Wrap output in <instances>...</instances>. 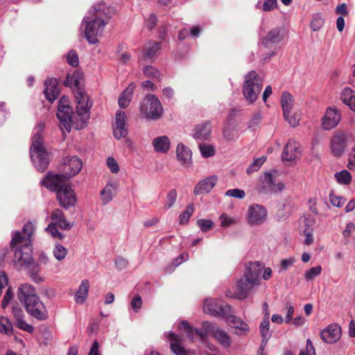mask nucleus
I'll return each instance as SVG.
<instances>
[{
    "label": "nucleus",
    "mask_w": 355,
    "mask_h": 355,
    "mask_svg": "<svg viewBox=\"0 0 355 355\" xmlns=\"http://www.w3.org/2000/svg\"><path fill=\"white\" fill-rule=\"evenodd\" d=\"M33 225L26 223L21 232H15L12 236L10 247L14 251V262L20 266L31 267L34 264L32 257V240Z\"/></svg>",
    "instance_id": "obj_1"
},
{
    "label": "nucleus",
    "mask_w": 355,
    "mask_h": 355,
    "mask_svg": "<svg viewBox=\"0 0 355 355\" xmlns=\"http://www.w3.org/2000/svg\"><path fill=\"white\" fill-rule=\"evenodd\" d=\"M115 13V10L107 7L104 3L94 5L89 15L83 19L85 24V35L90 44L98 42L97 37L101 35L105 26Z\"/></svg>",
    "instance_id": "obj_2"
},
{
    "label": "nucleus",
    "mask_w": 355,
    "mask_h": 355,
    "mask_svg": "<svg viewBox=\"0 0 355 355\" xmlns=\"http://www.w3.org/2000/svg\"><path fill=\"white\" fill-rule=\"evenodd\" d=\"M42 184L49 190L56 192L59 204L63 208L67 209L75 205L76 194L71 187L63 181L60 175L48 173L42 181Z\"/></svg>",
    "instance_id": "obj_3"
},
{
    "label": "nucleus",
    "mask_w": 355,
    "mask_h": 355,
    "mask_svg": "<svg viewBox=\"0 0 355 355\" xmlns=\"http://www.w3.org/2000/svg\"><path fill=\"white\" fill-rule=\"evenodd\" d=\"M17 298L26 311L38 320L46 318V310L36 294L35 288L29 284H21L17 291Z\"/></svg>",
    "instance_id": "obj_4"
},
{
    "label": "nucleus",
    "mask_w": 355,
    "mask_h": 355,
    "mask_svg": "<svg viewBox=\"0 0 355 355\" xmlns=\"http://www.w3.org/2000/svg\"><path fill=\"white\" fill-rule=\"evenodd\" d=\"M44 129V123L40 122L33 130L32 144L30 148L31 159L40 171H44L49 164V155L43 144L42 133Z\"/></svg>",
    "instance_id": "obj_5"
},
{
    "label": "nucleus",
    "mask_w": 355,
    "mask_h": 355,
    "mask_svg": "<svg viewBox=\"0 0 355 355\" xmlns=\"http://www.w3.org/2000/svg\"><path fill=\"white\" fill-rule=\"evenodd\" d=\"M163 107L159 100L153 94H148L140 105L142 116L150 121H157L163 114Z\"/></svg>",
    "instance_id": "obj_6"
},
{
    "label": "nucleus",
    "mask_w": 355,
    "mask_h": 355,
    "mask_svg": "<svg viewBox=\"0 0 355 355\" xmlns=\"http://www.w3.org/2000/svg\"><path fill=\"white\" fill-rule=\"evenodd\" d=\"M73 109L69 105V100L66 96H62L59 100L57 111V117L60 122V128L67 132L71 130Z\"/></svg>",
    "instance_id": "obj_7"
},
{
    "label": "nucleus",
    "mask_w": 355,
    "mask_h": 355,
    "mask_svg": "<svg viewBox=\"0 0 355 355\" xmlns=\"http://www.w3.org/2000/svg\"><path fill=\"white\" fill-rule=\"evenodd\" d=\"M76 102V113L82 123L85 125L89 118V110L92 105L85 90H73Z\"/></svg>",
    "instance_id": "obj_8"
},
{
    "label": "nucleus",
    "mask_w": 355,
    "mask_h": 355,
    "mask_svg": "<svg viewBox=\"0 0 355 355\" xmlns=\"http://www.w3.org/2000/svg\"><path fill=\"white\" fill-rule=\"evenodd\" d=\"M83 164L77 156H67L63 159V163L60 168L61 173H53L62 177L64 182L69 178L77 175L81 170Z\"/></svg>",
    "instance_id": "obj_9"
},
{
    "label": "nucleus",
    "mask_w": 355,
    "mask_h": 355,
    "mask_svg": "<svg viewBox=\"0 0 355 355\" xmlns=\"http://www.w3.org/2000/svg\"><path fill=\"white\" fill-rule=\"evenodd\" d=\"M284 188V183L277 180L275 171L266 172L261 184L258 187V191L261 193H277Z\"/></svg>",
    "instance_id": "obj_10"
},
{
    "label": "nucleus",
    "mask_w": 355,
    "mask_h": 355,
    "mask_svg": "<svg viewBox=\"0 0 355 355\" xmlns=\"http://www.w3.org/2000/svg\"><path fill=\"white\" fill-rule=\"evenodd\" d=\"M266 217L267 210L263 206L258 204H254L249 206L247 219L250 225H261L266 220Z\"/></svg>",
    "instance_id": "obj_11"
},
{
    "label": "nucleus",
    "mask_w": 355,
    "mask_h": 355,
    "mask_svg": "<svg viewBox=\"0 0 355 355\" xmlns=\"http://www.w3.org/2000/svg\"><path fill=\"white\" fill-rule=\"evenodd\" d=\"M128 134L127 116L123 111L118 110L115 115V123L113 125V135L115 139H121L126 137Z\"/></svg>",
    "instance_id": "obj_12"
},
{
    "label": "nucleus",
    "mask_w": 355,
    "mask_h": 355,
    "mask_svg": "<svg viewBox=\"0 0 355 355\" xmlns=\"http://www.w3.org/2000/svg\"><path fill=\"white\" fill-rule=\"evenodd\" d=\"M340 119V111L335 107H329L322 118V126L324 130H331L338 124Z\"/></svg>",
    "instance_id": "obj_13"
},
{
    "label": "nucleus",
    "mask_w": 355,
    "mask_h": 355,
    "mask_svg": "<svg viewBox=\"0 0 355 355\" xmlns=\"http://www.w3.org/2000/svg\"><path fill=\"white\" fill-rule=\"evenodd\" d=\"M348 135L345 132H339L334 135L331 140V150L336 157H340L346 148Z\"/></svg>",
    "instance_id": "obj_14"
},
{
    "label": "nucleus",
    "mask_w": 355,
    "mask_h": 355,
    "mask_svg": "<svg viewBox=\"0 0 355 355\" xmlns=\"http://www.w3.org/2000/svg\"><path fill=\"white\" fill-rule=\"evenodd\" d=\"M320 336L325 343H334L340 338L341 328L337 324H331L321 331Z\"/></svg>",
    "instance_id": "obj_15"
},
{
    "label": "nucleus",
    "mask_w": 355,
    "mask_h": 355,
    "mask_svg": "<svg viewBox=\"0 0 355 355\" xmlns=\"http://www.w3.org/2000/svg\"><path fill=\"white\" fill-rule=\"evenodd\" d=\"M284 37L283 28L275 27L268 33L266 36L261 40V44L266 48H271L272 44L281 42Z\"/></svg>",
    "instance_id": "obj_16"
},
{
    "label": "nucleus",
    "mask_w": 355,
    "mask_h": 355,
    "mask_svg": "<svg viewBox=\"0 0 355 355\" xmlns=\"http://www.w3.org/2000/svg\"><path fill=\"white\" fill-rule=\"evenodd\" d=\"M227 324L235 329L234 334L237 336L247 335L250 331L248 324L235 315L227 318Z\"/></svg>",
    "instance_id": "obj_17"
},
{
    "label": "nucleus",
    "mask_w": 355,
    "mask_h": 355,
    "mask_svg": "<svg viewBox=\"0 0 355 355\" xmlns=\"http://www.w3.org/2000/svg\"><path fill=\"white\" fill-rule=\"evenodd\" d=\"M300 155L299 144L294 140L290 139L282 153L283 161H293Z\"/></svg>",
    "instance_id": "obj_18"
},
{
    "label": "nucleus",
    "mask_w": 355,
    "mask_h": 355,
    "mask_svg": "<svg viewBox=\"0 0 355 355\" xmlns=\"http://www.w3.org/2000/svg\"><path fill=\"white\" fill-rule=\"evenodd\" d=\"M218 178L216 175L208 177L199 182L193 189V194L198 196L202 193H209L216 185Z\"/></svg>",
    "instance_id": "obj_19"
},
{
    "label": "nucleus",
    "mask_w": 355,
    "mask_h": 355,
    "mask_svg": "<svg viewBox=\"0 0 355 355\" xmlns=\"http://www.w3.org/2000/svg\"><path fill=\"white\" fill-rule=\"evenodd\" d=\"M211 132V124L209 121L202 122L196 125L193 137L198 140H208Z\"/></svg>",
    "instance_id": "obj_20"
},
{
    "label": "nucleus",
    "mask_w": 355,
    "mask_h": 355,
    "mask_svg": "<svg viewBox=\"0 0 355 355\" xmlns=\"http://www.w3.org/2000/svg\"><path fill=\"white\" fill-rule=\"evenodd\" d=\"M211 336L224 348H229L232 344L230 336L218 327L214 326Z\"/></svg>",
    "instance_id": "obj_21"
},
{
    "label": "nucleus",
    "mask_w": 355,
    "mask_h": 355,
    "mask_svg": "<svg viewBox=\"0 0 355 355\" xmlns=\"http://www.w3.org/2000/svg\"><path fill=\"white\" fill-rule=\"evenodd\" d=\"M263 268V266L258 261L250 263L246 267V271L243 276L246 277L248 281L257 284L259 275Z\"/></svg>",
    "instance_id": "obj_22"
},
{
    "label": "nucleus",
    "mask_w": 355,
    "mask_h": 355,
    "mask_svg": "<svg viewBox=\"0 0 355 355\" xmlns=\"http://www.w3.org/2000/svg\"><path fill=\"white\" fill-rule=\"evenodd\" d=\"M12 314L15 319V323L16 326L19 328L20 329H22L24 331H26L28 333H31L33 331V327L31 324L26 323L24 320V312L22 309L19 307H17V305H12Z\"/></svg>",
    "instance_id": "obj_23"
},
{
    "label": "nucleus",
    "mask_w": 355,
    "mask_h": 355,
    "mask_svg": "<svg viewBox=\"0 0 355 355\" xmlns=\"http://www.w3.org/2000/svg\"><path fill=\"white\" fill-rule=\"evenodd\" d=\"M176 155L179 162L184 166H189L191 164L192 153L191 150L183 144H179L176 148Z\"/></svg>",
    "instance_id": "obj_24"
},
{
    "label": "nucleus",
    "mask_w": 355,
    "mask_h": 355,
    "mask_svg": "<svg viewBox=\"0 0 355 355\" xmlns=\"http://www.w3.org/2000/svg\"><path fill=\"white\" fill-rule=\"evenodd\" d=\"M152 145L155 152L166 154L170 150L171 141L167 136L164 135L153 139Z\"/></svg>",
    "instance_id": "obj_25"
},
{
    "label": "nucleus",
    "mask_w": 355,
    "mask_h": 355,
    "mask_svg": "<svg viewBox=\"0 0 355 355\" xmlns=\"http://www.w3.org/2000/svg\"><path fill=\"white\" fill-rule=\"evenodd\" d=\"M238 122H225L223 130V137L229 141H235L239 137Z\"/></svg>",
    "instance_id": "obj_26"
},
{
    "label": "nucleus",
    "mask_w": 355,
    "mask_h": 355,
    "mask_svg": "<svg viewBox=\"0 0 355 355\" xmlns=\"http://www.w3.org/2000/svg\"><path fill=\"white\" fill-rule=\"evenodd\" d=\"M262 87V80L256 71H252L245 76L243 89H261Z\"/></svg>",
    "instance_id": "obj_27"
},
{
    "label": "nucleus",
    "mask_w": 355,
    "mask_h": 355,
    "mask_svg": "<svg viewBox=\"0 0 355 355\" xmlns=\"http://www.w3.org/2000/svg\"><path fill=\"white\" fill-rule=\"evenodd\" d=\"M51 220V223L61 229L70 230L71 227L70 223L67 220L64 213L60 209H56L53 211Z\"/></svg>",
    "instance_id": "obj_28"
},
{
    "label": "nucleus",
    "mask_w": 355,
    "mask_h": 355,
    "mask_svg": "<svg viewBox=\"0 0 355 355\" xmlns=\"http://www.w3.org/2000/svg\"><path fill=\"white\" fill-rule=\"evenodd\" d=\"M257 284V283H252L250 281L246 279V277L243 276L236 284L239 293L236 297L241 300L247 297L248 293L252 288V286Z\"/></svg>",
    "instance_id": "obj_29"
},
{
    "label": "nucleus",
    "mask_w": 355,
    "mask_h": 355,
    "mask_svg": "<svg viewBox=\"0 0 355 355\" xmlns=\"http://www.w3.org/2000/svg\"><path fill=\"white\" fill-rule=\"evenodd\" d=\"M89 289V282L87 279H83L74 297L75 302L77 304H83L87 298Z\"/></svg>",
    "instance_id": "obj_30"
},
{
    "label": "nucleus",
    "mask_w": 355,
    "mask_h": 355,
    "mask_svg": "<svg viewBox=\"0 0 355 355\" xmlns=\"http://www.w3.org/2000/svg\"><path fill=\"white\" fill-rule=\"evenodd\" d=\"M161 49V43L158 42H149L144 50V59L152 60L157 57Z\"/></svg>",
    "instance_id": "obj_31"
},
{
    "label": "nucleus",
    "mask_w": 355,
    "mask_h": 355,
    "mask_svg": "<svg viewBox=\"0 0 355 355\" xmlns=\"http://www.w3.org/2000/svg\"><path fill=\"white\" fill-rule=\"evenodd\" d=\"M282 107L283 110L284 117H287L288 114L291 113L293 106V97L288 92H284L281 98Z\"/></svg>",
    "instance_id": "obj_32"
},
{
    "label": "nucleus",
    "mask_w": 355,
    "mask_h": 355,
    "mask_svg": "<svg viewBox=\"0 0 355 355\" xmlns=\"http://www.w3.org/2000/svg\"><path fill=\"white\" fill-rule=\"evenodd\" d=\"M115 189L116 184L113 182H108L101 191V198L103 205H107L112 201L115 196Z\"/></svg>",
    "instance_id": "obj_33"
},
{
    "label": "nucleus",
    "mask_w": 355,
    "mask_h": 355,
    "mask_svg": "<svg viewBox=\"0 0 355 355\" xmlns=\"http://www.w3.org/2000/svg\"><path fill=\"white\" fill-rule=\"evenodd\" d=\"M214 326L213 323L205 321L202 323L200 329L195 328L196 335L198 336L200 338L204 341L207 339L209 334H212Z\"/></svg>",
    "instance_id": "obj_34"
},
{
    "label": "nucleus",
    "mask_w": 355,
    "mask_h": 355,
    "mask_svg": "<svg viewBox=\"0 0 355 355\" xmlns=\"http://www.w3.org/2000/svg\"><path fill=\"white\" fill-rule=\"evenodd\" d=\"M340 98L344 104L355 112V94L354 90H343Z\"/></svg>",
    "instance_id": "obj_35"
},
{
    "label": "nucleus",
    "mask_w": 355,
    "mask_h": 355,
    "mask_svg": "<svg viewBox=\"0 0 355 355\" xmlns=\"http://www.w3.org/2000/svg\"><path fill=\"white\" fill-rule=\"evenodd\" d=\"M220 300L216 299H206L203 303V310L205 313L214 315L218 308Z\"/></svg>",
    "instance_id": "obj_36"
},
{
    "label": "nucleus",
    "mask_w": 355,
    "mask_h": 355,
    "mask_svg": "<svg viewBox=\"0 0 355 355\" xmlns=\"http://www.w3.org/2000/svg\"><path fill=\"white\" fill-rule=\"evenodd\" d=\"M133 96L132 90H123L119 96L118 103L121 109L126 108L132 101Z\"/></svg>",
    "instance_id": "obj_37"
},
{
    "label": "nucleus",
    "mask_w": 355,
    "mask_h": 355,
    "mask_svg": "<svg viewBox=\"0 0 355 355\" xmlns=\"http://www.w3.org/2000/svg\"><path fill=\"white\" fill-rule=\"evenodd\" d=\"M259 329L264 343H267L271 337V333L270 331V321L269 319H268V317H264L260 324Z\"/></svg>",
    "instance_id": "obj_38"
},
{
    "label": "nucleus",
    "mask_w": 355,
    "mask_h": 355,
    "mask_svg": "<svg viewBox=\"0 0 355 355\" xmlns=\"http://www.w3.org/2000/svg\"><path fill=\"white\" fill-rule=\"evenodd\" d=\"M143 73L146 77L150 78L155 81H159L161 80L162 73L153 66H146L144 67Z\"/></svg>",
    "instance_id": "obj_39"
},
{
    "label": "nucleus",
    "mask_w": 355,
    "mask_h": 355,
    "mask_svg": "<svg viewBox=\"0 0 355 355\" xmlns=\"http://www.w3.org/2000/svg\"><path fill=\"white\" fill-rule=\"evenodd\" d=\"M214 315H220L223 317L227 322V318L229 316H233L234 315L232 314V307L229 304H224L220 302Z\"/></svg>",
    "instance_id": "obj_40"
},
{
    "label": "nucleus",
    "mask_w": 355,
    "mask_h": 355,
    "mask_svg": "<svg viewBox=\"0 0 355 355\" xmlns=\"http://www.w3.org/2000/svg\"><path fill=\"white\" fill-rule=\"evenodd\" d=\"M178 328L180 330L184 331L189 340H190L191 341L193 340L194 335L196 334L195 329L193 328L187 321H181Z\"/></svg>",
    "instance_id": "obj_41"
},
{
    "label": "nucleus",
    "mask_w": 355,
    "mask_h": 355,
    "mask_svg": "<svg viewBox=\"0 0 355 355\" xmlns=\"http://www.w3.org/2000/svg\"><path fill=\"white\" fill-rule=\"evenodd\" d=\"M337 182L340 184L348 185L352 182V176L349 171L343 170L334 175Z\"/></svg>",
    "instance_id": "obj_42"
},
{
    "label": "nucleus",
    "mask_w": 355,
    "mask_h": 355,
    "mask_svg": "<svg viewBox=\"0 0 355 355\" xmlns=\"http://www.w3.org/2000/svg\"><path fill=\"white\" fill-rule=\"evenodd\" d=\"M79 73H74L73 75H67L64 80V85L66 87H77L80 89Z\"/></svg>",
    "instance_id": "obj_43"
},
{
    "label": "nucleus",
    "mask_w": 355,
    "mask_h": 355,
    "mask_svg": "<svg viewBox=\"0 0 355 355\" xmlns=\"http://www.w3.org/2000/svg\"><path fill=\"white\" fill-rule=\"evenodd\" d=\"M0 332L5 334H11L12 332V324L10 320L4 317H0Z\"/></svg>",
    "instance_id": "obj_44"
},
{
    "label": "nucleus",
    "mask_w": 355,
    "mask_h": 355,
    "mask_svg": "<svg viewBox=\"0 0 355 355\" xmlns=\"http://www.w3.org/2000/svg\"><path fill=\"white\" fill-rule=\"evenodd\" d=\"M67 250L64 246H62L61 244L56 243L55 245V248L53 251L54 257L58 260L62 261L63 260L67 254Z\"/></svg>",
    "instance_id": "obj_45"
},
{
    "label": "nucleus",
    "mask_w": 355,
    "mask_h": 355,
    "mask_svg": "<svg viewBox=\"0 0 355 355\" xmlns=\"http://www.w3.org/2000/svg\"><path fill=\"white\" fill-rule=\"evenodd\" d=\"M322 272L321 266H317L315 267H312L310 269L307 270L304 272V278L306 281H311L314 279V278L319 275H320Z\"/></svg>",
    "instance_id": "obj_46"
},
{
    "label": "nucleus",
    "mask_w": 355,
    "mask_h": 355,
    "mask_svg": "<svg viewBox=\"0 0 355 355\" xmlns=\"http://www.w3.org/2000/svg\"><path fill=\"white\" fill-rule=\"evenodd\" d=\"M193 210L194 208L192 205H188L185 210L179 216L180 224L184 225L187 223L191 214L193 212Z\"/></svg>",
    "instance_id": "obj_47"
},
{
    "label": "nucleus",
    "mask_w": 355,
    "mask_h": 355,
    "mask_svg": "<svg viewBox=\"0 0 355 355\" xmlns=\"http://www.w3.org/2000/svg\"><path fill=\"white\" fill-rule=\"evenodd\" d=\"M199 148L203 157H211L216 153L214 147L211 145L201 144L199 145Z\"/></svg>",
    "instance_id": "obj_48"
},
{
    "label": "nucleus",
    "mask_w": 355,
    "mask_h": 355,
    "mask_svg": "<svg viewBox=\"0 0 355 355\" xmlns=\"http://www.w3.org/2000/svg\"><path fill=\"white\" fill-rule=\"evenodd\" d=\"M266 160V156H261V157L255 159L247 169V173H251L257 171L262 166V164L265 162Z\"/></svg>",
    "instance_id": "obj_49"
},
{
    "label": "nucleus",
    "mask_w": 355,
    "mask_h": 355,
    "mask_svg": "<svg viewBox=\"0 0 355 355\" xmlns=\"http://www.w3.org/2000/svg\"><path fill=\"white\" fill-rule=\"evenodd\" d=\"M177 191L175 189H171L168 191L166 196V201L165 208L169 209L173 206L177 199Z\"/></svg>",
    "instance_id": "obj_50"
},
{
    "label": "nucleus",
    "mask_w": 355,
    "mask_h": 355,
    "mask_svg": "<svg viewBox=\"0 0 355 355\" xmlns=\"http://www.w3.org/2000/svg\"><path fill=\"white\" fill-rule=\"evenodd\" d=\"M316 220L311 216H306L304 218V228L303 232H306L310 230V232H313V228L315 225Z\"/></svg>",
    "instance_id": "obj_51"
},
{
    "label": "nucleus",
    "mask_w": 355,
    "mask_h": 355,
    "mask_svg": "<svg viewBox=\"0 0 355 355\" xmlns=\"http://www.w3.org/2000/svg\"><path fill=\"white\" fill-rule=\"evenodd\" d=\"M225 196L238 199H243L245 196V193L243 189H232L226 191Z\"/></svg>",
    "instance_id": "obj_52"
},
{
    "label": "nucleus",
    "mask_w": 355,
    "mask_h": 355,
    "mask_svg": "<svg viewBox=\"0 0 355 355\" xmlns=\"http://www.w3.org/2000/svg\"><path fill=\"white\" fill-rule=\"evenodd\" d=\"M259 90H243V96L250 103L255 101L258 97Z\"/></svg>",
    "instance_id": "obj_53"
},
{
    "label": "nucleus",
    "mask_w": 355,
    "mask_h": 355,
    "mask_svg": "<svg viewBox=\"0 0 355 355\" xmlns=\"http://www.w3.org/2000/svg\"><path fill=\"white\" fill-rule=\"evenodd\" d=\"M285 120L290 124L292 127H296L299 124V121L300 119V114L297 113H293L291 112V114H288L287 117H284Z\"/></svg>",
    "instance_id": "obj_54"
},
{
    "label": "nucleus",
    "mask_w": 355,
    "mask_h": 355,
    "mask_svg": "<svg viewBox=\"0 0 355 355\" xmlns=\"http://www.w3.org/2000/svg\"><path fill=\"white\" fill-rule=\"evenodd\" d=\"M47 232H49L53 238H58L60 239H62L64 236L60 232L57 228V226L54 225V224L51 223L46 228Z\"/></svg>",
    "instance_id": "obj_55"
},
{
    "label": "nucleus",
    "mask_w": 355,
    "mask_h": 355,
    "mask_svg": "<svg viewBox=\"0 0 355 355\" xmlns=\"http://www.w3.org/2000/svg\"><path fill=\"white\" fill-rule=\"evenodd\" d=\"M261 114L259 113L254 114L248 123V128L251 130H255L261 123Z\"/></svg>",
    "instance_id": "obj_56"
},
{
    "label": "nucleus",
    "mask_w": 355,
    "mask_h": 355,
    "mask_svg": "<svg viewBox=\"0 0 355 355\" xmlns=\"http://www.w3.org/2000/svg\"><path fill=\"white\" fill-rule=\"evenodd\" d=\"M197 224L202 232H207L213 227V222L211 220L200 219L198 220Z\"/></svg>",
    "instance_id": "obj_57"
},
{
    "label": "nucleus",
    "mask_w": 355,
    "mask_h": 355,
    "mask_svg": "<svg viewBox=\"0 0 355 355\" xmlns=\"http://www.w3.org/2000/svg\"><path fill=\"white\" fill-rule=\"evenodd\" d=\"M43 94L50 103H53L58 97L60 90H43Z\"/></svg>",
    "instance_id": "obj_58"
},
{
    "label": "nucleus",
    "mask_w": 355,
    "mask_h": 355,
    "mask_svg": "<svg viewBox=\"0 0 355 355\" xmlns=\"http://www.w3.org/2000/svg\"><path fill=\"white\" fill-rule=\"evenodd\" d=\"M323 24V19L320 17L316 16L311 20V28L313 31H318L322 26Z\"/></svg>",
    "instance_id": "obj_59"
},
{
    "label": "nucleus",
    "mask_w": 355,
    "mask_h": 355,
    "mask_svg": "<svg viewBox=\"0 0 355 355\" xmlns=\"http://www.w3.org/2000/svg\"><path fill=\"white\" fill-rule=\"evenodd\" d=\"M12 298H13V292H12L11 288L9 287L6 292V294L3 297V301L1 303V306L3 309H5L8 306V305L9 304L10 301L12 300Z\"/></svg>",
    "instance_id": "obj_60"
},
{
    "label": "nucleus",
    "mask_w": 355,
    "mask_h": 355,
    "mask_svg": "<svg viewBox=\"0 0 355 355\" xmlns=\"http://www.w3.org/2000/svg\"><path fill=\"white\" fill-rule=\"evenodd\" d=\"M67 62L72 67L78 66L79 60L77 54L73 51H70L67 57Z\"/></svg>",
    "instance_id": "obj_61"
},
{
    "label": "nucleus",
    "mask_w": 355,
    "mask_h": 355,
    "mask_svg": "<svg viewBox=\"0 0 355 355\" xmlns=\"http://www.w3.org/2000/svg\"><path fill=\"white\" fill-rule=\"evenodd\" d=\"M107 165L109 169L114 173H116L119 171V166L117 162L112 157H109L107 159Z\"/></svg>",
    "instance_id": "obj_62"
},
{
    "label": "nucleus",
    "mask_w": 355,
    "mask_h": 355,
    "mask_svg": "<svg viewBox=\"0 0 355 355\" xmlns=\"http://www.w3.org/2000/svg\"><path fill=\"white\" fill-rule=\"evenodd\" d=\"M277 6V0H265L262 6V10L268 12L275 8Z\"/></svg>",
    "instance_id": "obj_63"
},
{
    "label": "nucleus",
    "mask_w": 355,
    "mask_h": 355,
    "mask_svg": "<svg viewBox=\"0 0 355 355\" xmlns=\"http://www.w3.org/2000/svg\"><path fill=\"white\" fill-rule=\"evenodd\" d=\"M300 355H315L314 347L309 339L306 341V349L301 351Z\"/></svg>",
    "instance_id": "obj_64"
}]
</instances>
